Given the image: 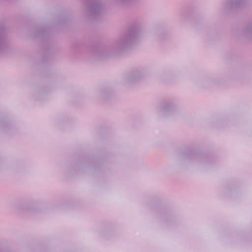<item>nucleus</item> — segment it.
I'll return each instance as SVG.
<instances>
[{
	"label": "nucleus",
	"mask_w": 252,
	"mask_h": 252,
	"mask_svg": "<svg viewBox=\"0 0 252 252\" xmlns=\"http://www.w3.org/2000/svg\"><path fill=\"white\" fill-rule=\"evenodd\" d=\"M142 32V22L138 20L134 21L110 47H94L91 56L94 60H98L120 55L139 42Z\"/></svg>",
	"instance_id": "obj_1"
},
{
	"label": "nucleus",
	"mask_w": 252,
	"mask_h": 252,
	"mask_svg": "<svg viewBox=\"0 0 252 252\" xmlns=\"http://www.w3.org/2000/svg\"><path fill=\"white\" fill-rule=\"evenodd\" d=\"M178 99L171 97L163 100L157 107V112L161 117L176 116L181 113L182 110L177 105Z\"/></svg>",
	"instance_id": "obj_2"
},
{
	"label": "nucleus",
	"mask_w": 252,
	"mask_h": 252,
	"mask_svg": "<svg viewBox=\"0 0 252 252\" xmlns=\"http://www.w3.org/2000/svg\"><path fill=\"white\" fill-rule=\"evenodd\" d=\"M182 157L189 161L197 160L205 165H210L211 160L209 157L192 149H189L182 153Z\"/></svg>",
	"instance_id": "obj_3"
},
{
	"label": "nucleus",
	"mask_w": 252,
	"mask_h": 252,
	"mask_svg": "<svg viewBox=\"0 0 252 252\" xmlns=\"http://www.w3.org/2000/svg\"><path fill=\"white\" fill-rule=\"evenodd\" d=\"M148 73L147 67L141 66L131 70L125 77L126 83H136L142 79Z\"/></svg>",
	"instance_id": "obj_4"
},
{
	"label": "nucleus",
	"mask_w": 252,
	"mask_h": 252,
	"mask_svg": "<svg viewBox=\"0 0 252 252\" xmlns=\"http://www.w3.org/2000/svg\"><path fill=\"white\" fill-rule=\"evenodd\" d=\"M86 5L87 11L93 19H96L102 14L103 6L100 0H87Z\"/></svg>",
	"instance_id": "obj_5"
},
{
	"label": "nucleus",
	"mask_w": 252,
	"mask_h": 252,
	"mask_svg": "<svg viewBox=\"0 0 252 252\" xmlns=\"http://www.w3.org/2000/svg\"><path fill=\"white\" fill-rule=\"evenodd\" d=\"M10 49V42L7 29L3 22H0V55L6 53Z\"/></svg>",
	"instance_id": "obj_6"
},
{
	"label": "nucleus",
	"mask_w": 252,
	"mask_h": 252,
	"mask_svg": "<svg viewBox=\"0 0 252 252\" xmlns=\"http://www.w3.org/2000/svg\"><path fill=\"white\" fill-rule=\"evenodd\" d=\"M223 82L224 80L221 76L208 75L199 79L196 83L199 87L208 88L221 84Z\"/></svg>",
	"instance_id": "obj_7"
},
{
	"label": "nucleus",
	"mask_w": 252,
	"mask_h": 252,
	"mask_svg": "<svg viewBox=\"0 0 252 252\" xmlns=\"http://www.w3.org/2000/svg\"><path fill=\"white\" fill-rule=\"evenodd\" d=\"M17 130L16 126L13 122L9 119L1 117H0V132L12 135L15 134Z\"/></svg>",
	"instance_id": "obj_8"
},
{
	"label": "nucleus",
	"mask_w": 252,
	"mask_h": 252,
	"mask_svg": "<svg viewBox=\"0 0 252 252\" xmlns=\"http://www.w3.org/2000/svg\"><path fill=\"white\" fill-rule=\"evenodd\" d=\"M41 203L38 201H33L17 206V209L25 213H35L41 210Z\"/></svg>",
	"instance_id": "obj_9"
},
{
	"label": "nucleus",
	"mask_w": 252,
	"mask_h": 252,
	"mask_svg": "<svg viewBox=\"0 0 252 252\" xmlns=\"http://www.w3.org/2000/svg\"><path fill=\"white\" fill-rule=\"evenodd\" d=\"M245 0H224L221 3V9L223 11H232L242 7Z\"/></svg>",
	"instance_id": "obj_10"
},
{
	"label": "nucleus",
	"mask_w": 252,
	"mask_h": 252,
	"mask_svg": "<svg viewBox=\"0 0 252 252\" xmlns=\"http://www.w3.org/2000/svg\"><path fill=\"white\" fill-rule=\"evenodd\" d=\"M50 33V29L48 27H40L36 30L35 38L45 40Z\"/></svg>",
	"instance_id": "obj_11"
},
{
	"label": "nucleus",
	"mask_w": 252,
	"mask_h": 252,
	"mask_svg": "<svg viewBox=\"0 0 252 252\" xmlns=\"http://www.w3.org/2000/svg\"><path fill=\"white\" fill-rule=\"evenodd\" d=\"M241 35L246 38L252 39V22L247 24L242 29Z\"/></svg>",
	"instance_id": "obj_12"
},
{
	"label": "nucleus",
	"mask_w": 252,
	"mask_h": 252,
	"mask_svg": "<svg viewBox=\"0 0 252 252\" xmlns=\"http://www.w3.org/2000/svg\"><path fill=\"white\" fill-rule=\"evenodd\" d=\"M158 213L159 217L162 221L164 222H171L173 221L174 217L170 212L164 210H161L158 211Z\"/></svg>",
	"instance_id": "obj_13"
},
{
	"label": "nucleus",
	"mask_w": 252,
	"mask_h": 252,
	"mask_svg": "<svg viewBox=\"0 0 252 252\" xmlns=\"http://www.w3.org/2000/svg\"><path fill=\"white\" fill-rule=\"evenodd\" d=\"M164 73L165 75H168L167 71L165 72Z\"/></svg>",
	"instance_id": "obj_14"
}]
</instances>
